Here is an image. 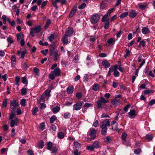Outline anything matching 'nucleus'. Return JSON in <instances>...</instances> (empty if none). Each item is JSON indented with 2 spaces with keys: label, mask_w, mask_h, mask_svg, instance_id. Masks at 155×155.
I'll list each match as a JSON object with an SVG mask.
<instances>
[{
  "label": "nucleus",
  "mask_w": 155,
  "mask_h": 155,
  "mask_svg": "<svg viewBox=\"0 0 155 155\" xmlns=\"http://www.w3.org/2000/svg\"><path fill=\"white\" fill-rule=\"evenodd\" d=\"M95 149L99 148L100 146V143L98 141H95L92 144Z\"/></svg>",
  "instance_id": "nucleus-26"
},
{
  "label": "nucleus",
  "mask_w": 155,
  "mask_h": 155,
  "mask_svg": "<svg viewBox=\"0 0 155 155\" xmlns=\"http://www.w3.org/2000/svg\"><path fill=\"white\" fill-rule=\"evenodd\" d=\"M17 41H19L20 39L23 37L24 35L22 33L20 32L17 35Z\"/></svg>",
  "instance_id": "nucleus-30"
},
{
  "label": "nucleus",
  "mask_w": 155,
  "mask_h": 155,
  "mask_svg": "<svg viewBox=\"0 0 155 155\" xmlns=\"http://www.w3.org/2000/svg\"><path fill=\"white\" fill-rule=\"evenodd\" d=\"M26 53V51H21L19 50L18 51L17 55L20 57V58H24L25 54Z\"/></svg>",
  "instance_id": "nucleus-15"
},
{
  "label": "nucleus",
  "mask_w": 155,
  "mask_h": 155,
  "mask_svg": "<svg viewBox=\"0 0 155 155\" xmlns=\"http://www.w3.org/2000/svg\"><path fill=\"white\" fill-rule=\"evenodd\" d=\"M22 83L24 84H27L28 83V82L26 80V78L25 77H24L22 78Z\"/></svg>",
  "instance_id": "nucleus-59"
},
{
  "label": "nucleus",
  "mask_w": 155,
  "mask_h": 155,
  "mask_svg": "<svg viewBox=\"0 0 155 155\" xmlns=\"http://www.w3.org/2000/svg\"><path fill=\"white\" fill-rule=\"evenodd\" d=\"M100 88L99 85L98 84H94L92 87V90L94 91H98Z\"/></svg>",
  "instance_id": "nucleus-27"
},
{
  "label": "nucleus",
  "mask_w": 155,
  "mask_h": 155,
  "mask_svg": "<svg viewBox=\"0 0 155 155\" xmlns=\"http://www.w3.org/2000/svg\"><path fill=\"white\" fill-rule=\"evenodd\" d=\"M57 119V117L55 115L52 116L50 120V122L51 123H54V121H55Z\"/></svg>",
  "instance_id": "nucleus-34"
},
{
  "label": "nucleus",
  "mask_w": 155,
  "mask_h": 155,
  "mask_svg": "<svg viewBox=\"0 0 155 155\" xmlns=\"http://www.w3.org/2000/svg\"><path fill=\"white\" fill-rule=\"evenodd\" d=\"M57 135L58 138L60 139H63L64 137V133L62 132H58Z\"/></svg>",
  "instance_id": "nucleus-29"
},
{
  "label": "nucleus",
  "mask_w": 155,
  "mask_h": 155,
  "mask_svg": "<svg viewBox=\"0 0 155 155\" xmlns=\"http://www.w3.org/2000/svg\"><path fill=\"white\" fill-rule=\"evenodd\" d=\"M107 42L109 44H114L115 43V41L113 39V38H111L108 40Z\"/></svg>",
  "instance_id": "nucleus-39"
},
{
  "label": "nucleus",
  "mask_w": 155,
  "mask_h": 155,
  "mask_svg": "<svg viewBox=\"0 0 155 155\" xmlns=\"http://www.w3.org/2000/svg\"><path fill=\"white\" fill-rule=\"evenodd\" d=\"M120 102L121 101L120 99L116 98H114L111 101L112 104L115 106L120 104Z\"/></svg>",
  "instance_id": "nucleus-16"
},
{
  "label": "nucleus",
  "mask_w": 155,
  "mask_h": 155,
  "mask_svg": "<svg viewBox=\"0 0 155 155\" xmlns=\"http://www.w3.org/2000/svg\"><path fill=\"white\" fill-rule=\"evenodd\" d=\"M52 146V143L51 142H49L47 143V149L50 151Z\"/></svg>",
  "instance_id": "nucleus-37"
},
{
  "label": "nucleus",
  "mask_w": 155,
  "mask_h": 155,
  "mask_svg": "<svg viewBox=\"0 0 155 155\" xmlns=\"http://www.w3.org/2000/svg\"><path fill=\"white\" fill-rule=\"evenodd\" d=\"M99 122L98 120H96L93 124V126L94 127H97L98 124Z\"/></svg>",
  "instance_id": "nucleus-60"
},
{
  "label": "nucleus",
  "mask_w": 155,
  "mask_h": 155,
  "mask_svg": "<svg viewBox=\"0 0 155 155\" xmlns=\"http://www.w3.org/2000/svg\"><path fill=\"white\" fill-rule=\"evenodd\" d=\"M73 28L72 27H69L66 30L64 35L68 37H70L73 35Z\"/></svg>",
  "instance_id": "nucleus-7"
},
{
  "label": "nucleus",
  "mask_w": 155,
  "mask_h": 155,
  "mask_svg": "<svg viewBox=\"0 0 155 155\" xmlns=\"http://www.w3.org/2000/svg\"><path fill=\"white\" fill-rule=\"evenodd\" d=\"M140 45L144 47L145 46V42L143 40L141 41L140 42Z\"/></svg>",
  "instance_id": "nucleus-63"
},
{
  "label": "nucleus",
  "mask_w": 155,
  "mask_h": 155,
  "mask_svg": "<svg viewBox=\"0 0 155 155\" xmlns=\"http://www.w3.org/2000/svg\"><path fill=\"white\" fill-rule=\"evenodd\" d=\"M141 152V150L140 148L134 150V153L136 154H139Z\"/></svg>",
  "instance_id": "nucleus-57"
},
{
  "label": "nucleus",
  "mask_w": 155,
  "mask_h": 155,
  "mask_svg": "<svg viewBox=\"0 0 155 155\" xmlns=\"http://www.w3.org/2000/svg\"><path fill=\"white\" fill-rule=\"evenodd\" d=\"M114 75L115 77H119L120 76V73L117 70H115L114 72Z\"/></svg>",
  "instance_id": "nucleus-46"
},
{
  "label": "nucleus",
  "mask_w": 155,
  "mask_h": 155,
  "mask_svg": "<svg viewBox=\"0 0 155 155\" xmlns=\"http://www.w3.org/2000/svg\"><path fill=\"white\" fill-rule=\"evenodd\" d=\"M60 109V105L54 107L52 109V111L54 114H56L59 112Z\"/></svg>",
  "instance_id": "nucleus-18"
},
{
  "label": "nucleus",
  "mask_w": 155,
  "mask_h": 155,
  "mask_svg": "<svg viewBox=\"0 0 155 155\" xmlns=\"http://www.w3.org/2000/svg\"><path fill=\"white\" fill-rule=\"evenodd\" d=\"M60 74V69L59 68H57L51 72V73L49 75V77L51 79L53 80L54 79L55 76H58Z\"/></svg>",
  "instance_id": "nucleus-4"
},
{
  "label": "nucleus",
  "mask_w": 155,
  "mask_h": 155,
  "mask_svg": "<svg viewBox=\"0 0 155 155\" xmlns=\"http://www.w3.org/2000/svg\"><path fill=\"white\" fill-rule=\"evenodd\" d=\"M130 104H128L125 106L123 109V110L124 111V113H126L127 112L128 109L130 107Z\"/></svg>",
  "instance_id": "nucleus-40"
},
{
  "label": "nucleus",
  "mask_w": 155,
  "mask_h": 155,
  "mask_svg": "<svg viewBox=\"0 0 155 155\" xmlns=\"http://www.w3.org/2000/svg\"><path fill=\"white\" fill-rule=\"evenodd\" d=\"M82 105V102L78 101L74 105L73 110L77 111L81 109Z\"/></svg>",
  "instance_id": "nucleus-9"
},
{
  "label": "nucleus",
  "mask_w": 155,
  "mask_h": 155,
  "mask_svg": "<svg viewBox=\"0 0 155 155\" xmlns=\"http://www.w3.org/2000/svg\"><path fill=\"white\" fill-rule=\"evenodd\" d=\"M96 133L97 131L94 128H90L87 134L88 136H89L90 138H88V139L94 140L96 137Z\"/></svg>",
  "instance_id": "nucleus-5"
},
{
  "label": "nucleus",
  "mask_w": 155,
  "mask_h": 155,
  "mask_svg": "<svg viewBox=\"0 0 155 155\" xmlns=\"http://www.w3.org/2000/svg\"><path fill=\"white\" fill-rule=\"evenodd\" d=\"M102 64L104 66V68L106 69L108 68L110 66V63L108 62L107 60H104L102 63Z\"/></svg>",
  "instance_id": "nucleus-21"
},
{
  "label": "nucleus",
  "mask_w": 155,
  "mask_h": 155,
  "mask_svg": "<svg viewBox=\"0 0 155 155\" xmlns=\"http://www.w3.org/2000/svg\"><path fill=\"white\" fill-rule=\"evenodd\" d=\"M41 30V27L40 26H37L34 28H31L30 29V34L32 37L34 36V33H38Z\"/></svg>",
  "instance_id": "nucleus-6"
},
{
  "label": "nucleus",
  "mask_w": 155,
  "mask_h": 155,
  "mask_svg": "<svg viewBox=\"0 0 155 155\" xmlns=\"http://www.w3.org/2000/svg\"><path fill=\"white\" fill-rule=\"evenodd\" d=\"M21 92L23 95H25L27 93V89L24 87L21 90Z\"/></svg>",
  "instance_id": "nucleus-50"
},
{
  "label": "nucleus",
  "mask_w": 155,
  "mask_h": 155,
  "mask_svg": "<svg viewBox=\"0 0 155 155\" xmlns=\"http://www.w3.org/2000/svg\"><path fill=\"white\" fill-rule=\"evenodd\" d=\"M17 123L13 120H11L10 122V126L11 127H13L15 125H17Z\"/></svg>",
  "instance_id": "nucleus-43"
},
{
  "label": "nucleus",
  "mask_w": 155,
  "mask_h": 155,
  "mask_svg": "<svg viewBox=\"0 0 155 155\" xmlns=\"http://www.w3.org/2000/svg\"><path fill=\"white\" fill-rule=\"evenodd\" d=\"M129 14L128 12H126L122 13L121 14L120 16V18H123L124 17L127 16Z\"/></svg>",
  "instance_id": "nucleus-32"
},
{
  "label": "nucleus",
  "mask_w": 155,
  "mask_h": 155,
  "mask_svg": "<svg viewBox=\"0 0 155 155\" xmlns=\"http://www.w3.org/2000/svg\"><path fill=\"white\" fill-rule=\"evenodd\" d=\"M112 129L113 130H116L117 131L118 130V129H117L118 124L115 121H113L112 122Z\"/></svg>",
  "instance_id": "nucleus-20"
},
{
  "label": "nucleus",
  "mask_w": 155,
  "mask_h": 155,
  "mask_svg": "<svg viewBox=\"0 0 155 155\" xmlns=\"http://www.w3.org/2000/svg\"><path fill=\"white\" fill-rule=\"evenodd\" d=\"M146 137L147 139L150 141L153 139V136L152 134H148L146 136Z\"/></svg>",
  "instance_id": "nucleus-48"
},
{
  "label": "nucleus",
  "mask_w": 155,
  "mask_h": 155,
  "mask_svg": "<svg viewBox=\"0 0 155 155\" xmlns=\"http://www.w3.org/2000/svg\"><path fill=\"white\" fill-rule=\"evenodd\" d=\"M20 104L21 105V106H25L26 104H25V100L22 99L20 101Z\"/></svg>",
  "instance_id": "nucleus-53"
},
{
  "label": "nucleus",
  "mask_w": 155,
  "mask_h": 155,
  "mask_svg": "<svg viewBox=\"0 0 155 155\" xmlns=\"http://www.w3.org/2000/svg\"><path fill=\"white\" fill-rule=\"evenodd\" d=\"M95 148L94 147L92 144L87 146L86 147V149L88 150H90L93 151L94 150Z\"/></svg>",
  "instance_id": "nucleus-38"
},
{
  "label": "nucleus",
  "mask_w": 155,
  "mask_h": 155,
  "mask_svg": "<svg viewBox=\"0 0 155 155\" xmlns=\"http://www.w3.org/2000/svg\"><path fill=\"white\" fill-rule=\"evenodd\" d=\"M3 128L4 131H7L8 129V125L6 124H5L3 126Z\"/></svg>",
  "instance_id": "nucleus-62"
},
{
  "label": "nucleus",
  "mask_w": 155,
  "mask_h": 155,
  "mask_svg": "<svg viewBox=\"0 0 155 155\" xmlns=\"http://www.w3.org/2000/svg\"><path fill=\"white\" fill-rule=\"evenodd\" d=\"M147 6V4L146 3L143 4L140 3L138 4V7L142 9H144Z\"/></svg>",
  "instance_id": "nucleus-28"
},
{
  "label": "nucleus",
  "mask_w": 155,
  "mask_h": 155,
  "mask_svg": "<svg viewBox=\"0 0 155 155\" xmlns=\"http://www.w3.org/2000/svg\"><path fill=\"white\" fill-rule=\"evenodd\" d=\"M70 114L69 112L65 113L64 114V117L65 118H68L70 117Z\"/></svg>",
  "instance_id": "nucleus-51"
},
{
  "label": "nucleus",
  "mask_w": 155,
  "mask_h": 155,
  "mask_svg": "<svg viewBox=\"0 0 155 155\" xmlns=\"http://www.w3.org/2000/svg\"><path fill=\"white\" fill-rule=\"evenodd\" d=\"M93 105L91 103H86L84 106V109H83V112H84V110L87 109L90 107H93Z\"/></svg>",
  "instance_id": "nucleus-25"
},
{
  "label": "nucleus",
  "mask_w": 155,
  "mask_h": 155,
  "mask_svg": "<svg viewBox=\"0 0 155 155\" xmlns=\"http://www.w3.org/2000/svg\"><path fill=\"white\" fill-rule=\"evenodd\" d=\"M74 144L75 147L76 148H79L80 147V144L77 141H74Z\"/></svg>",
  "instance_id": "nucleus-49"
},
{
  "label": "nucleus",
  "mask_w": 155,
  "mask_h": 155,
  "mask_svg": "<svg viewBox=\"0 0 155 155\" xmlns=\"http://www.w3.org/2000/svg\"><path fill=\"white\" fill-rule=\"evenodd\" d=\"M49 54L50 56H52V59L54 61H56L59 58L58 51L56 50L54 47H51L49 50Z\"/></svg>",
  "instance_id": "nucleus-2"
},
{
  "label": "nucleus",
  "mask_w": 155,
  "mask_h": 155,
  "mask_svg": "<svg viewBox=\"0 0 155 155\" xmlns=\"http://www.w3.org/2000/svg\"><path fill=\"white\" fill-rule=\"evenodd\" d=\"M111 141V138L110 136H107L104 139V141L107 143H110Z\"/></svg>",
  "instance_id": "nucleus-41"
},
{
  "label": "nucleus",
  "mask_w": 155,
  "mask_h": 155,
  "mask_svg": "<svg viewBox=\"0 0 155 155\" xmlns=\"http://www.w3.org/2000/svg\"><path fill=\"white\" fill-rule=\"evenodd\" d=\"M137 15V13L136 11L132 10L130 12L129 16L130 17L133 18L136 16Z\"/></svg>",
  "instance_id": "nucleus-22"
},
{
  "label": "nucleus",
  "mask_w": 155,
  "mask_h": 155,
  "mask_svg": "<svg viewBox=\"0 0 155 155\" xmlns=\"http://www.w3.org/2000/svg\"><path fill=\"white\" fill-rule=\"evenodd\" d=\"M54 35L53 34H51L48 37L49 41L50 42H52L54 38Z\"/></svg>",
  "instance_id": "nucleus-44"
},
{
  "label": "nucleus",
  "mask_w": 155,
  "mask_h": 155,
  "mask_svg": "<svg viewBox=\"0 0 155 155\" xmlns=\"http://www.w3.org/2000/svg\"><path fill=\"white\" fill-rule=\"evenodd\" d=\"M41 52L44 55H46L48 52V49H45V50L41 51Z\"/></svg>",
  "instance_id": "nucleus-61"
},
{
  "label": "nucleus",
  "mask_w": 155,
  "mask_h": 155,
  "mask_svg": "<svg viewBox=\"0 0 155 155\" xmlns=\"http://www.w3.org/2000/svg\"><path fill=\"white\" fill-rule=\"evenodd\" d=\"M47 1H45L42 2L41 7L42 9H43L44 8L45 6L47 5Z\"/></svg>",
  "instance_id": "nucleus-55"
},
{
  "label": "nucleus",
  "mask_w": 155,
  "mask_h": 155,
  "mask_svg": "<svg viewBox=\"0 0 155 155\" xmlns=\"http://www.w3.org/2000/svg\"><path fill=\"white\" fill-rule=\"evenodd\" d=\"M150 32L149 29L147 27H143L142 29V32L144 35H146Z\"/></svg>",
  "instance_id": "nucleus-23"
},
{
  "label": "nucleus",
  "mask_w": 155,
  "mask_h": 155,
  "mask_svg": "<svg viewBox=\"0 0 155 155\" xmlns=\"http://www.w3.org/2000/svg\"><path fill=\"white\" fill-rule=\"evenodd\" d=\"M106 21V22L105 23V25H104V28L105 29H107L109 28V20H107V21Z\"/></svg>",
  "instance_id": "nucleus-52"
},
{
  "label": "nucleus",
  "mask_w": 155,
  "mask_h": 155,
  "mask_svg": "<svg viewBox=\"0 0 155 155\" xmlns=\"http://www.w3.org/2000/svg\"><path fill=\"white\" fill-rule=\"evenodd\" d=\"M10 104V108L13 110H14L19 105L16 102L15 100H11Z\"/></svg>",
  "instance_id": "nucleus-11"
},
{
  "label": "nucleus",
  "mask_w": 155,
  "mask_h": 155,
  "mask_svg": "<svg viewBox=\"0 0 155 155\" xmlns=\"http://www.w3.org/2000/svg\"><path fill=\"white\" fill-rule=\"evenodd\" d=\"M38 111V108L37 107H35L32 110V114L33 115H36L37 112Z\"/></svg>",
  "instance_id": "nucleus-36"
},
{
  "label": "nucleus",
  "mask_w": 155,
  "mask_h": 155,
  "mask_svg": "<svg viewBox=\"0 0 155 155\" xmlns=\"http://www.w3.org/2000/svg\"><path fill=\"white\" fill-rule=\"evenodd\" d=\"M39 128L41 130H43L45 129V125L44 122L41 123L40 124Z\"/></svg>",
  "instance_id": "nucleus-42"
},
{
  "label": "nucleus",
  "mask_w": 155,
  "mask_h": 155,
  "mask_svg": "<svg viewBox=\"0 0 155 155\" xmlns=\"http://www.w3.org/2000/svg\"><path fill=\"white\" fill-rule=\"evenodd\" d=\"M51 90L49 89L46 90L44 92V94L41 96V99H45L46 98V97H50L51 96Z\"/></svg>",
  "instance_id": "nucleus-10"
},
{
  "label": "nucleus",
  "mask_w": 155,
  "mask_h": 155,
  "mask_svg": "<svg viewBox=\"0 0 155 155\" xmlns=\"http://www.w3.org/2000/svg\"><path fill=\"white\" fill-rule=\"evenodd\" d=\"M108 102L107 100L106 99L103 97H101L97 101V108L98 109H102L104 104Z\"/></svg>",
  "instance_id": "nucleus-3"
},
{
  "label": "nucleus",
  "mask_w": 155,
  "mask_h": 155,
  "mask_svg": "<svg viewBox=\"0 0 155 155\" xmlns=\"http://www.w3.org/2000/svg\"><path fill=\"white\" fill-rule=\"evenodd\" d=\"M86 5L85 3H83L81 5L79 6L78 7L79 9H82L85 7Z\"/></svg>",
  "instance_id": "nucleus-54"
},
{
  "label": "nucleus",
  "mask_w": 155,
  "mask_h": 155,
  "mask_svg": "<svg viewBox=\"0 0 155 155\" xmlns=\"http://www.w3.org/2000/svg\"><path fill=\"white\" fill-rule=\"evenodd\" d=\"M44 146V142L43 140H41L39 142L38 148L39 149H42L43 147Z\"/></svg>",
  "instance_id": "nucleus-35"
},
{
  "label": "nucleus",
  "mask_w": 155,
  "mask_h": 155,
  "mask_svg": "<svg viewBox=\"0 0 155 155\" xmlns=\"http://www.w3.org/2000/svg\"><path fill=\"white\" fill-rule=\"evenodd\" d=\"M11 66L12 68H15V65L16 63L17 60L15 55H13L12 56L11 58Z\"/></svg>",
  "instance_id": "nucleus-14"
},
{
  "label": "nucleus",
  "mask_w": 155,
  "mask_h": 155,
  "mask_svg": "<svg viewBox=\"0 0 155 155\" xmlns=\"http://www.w3.org/2000/svg\"><path fill=\"white\" fill-rule=\"evenodd\" d=\"M67 37V36L65 35H64L61 39L63 43L65 45H67L69 43Z\"/></svg>",
  "instance_id": "nucleus-17"
},
{
  "label": "nucleus",
  "mask_w": 155,
  "mask_h": 155,
  "mask_svg": "<svg viewBox=\"0 0 155 155\" xmlns=\"http://www.w3.org/2000/svg\"><path fill=\"white\" fill-rule=\"evenodd\" d=\"M74 90V87L73 86H69L67 89V92L70 94H72Z\"/></svg>",
  "instance_id": "nucleus-24"
},
{
  "label": "nucleus",
  "mask_w": 155,
  "mask_h": 155,
  "mask_svg": "<svg viewBox=\"0 0 155 155\" xmlns=\"http://www.w3.org/2000/svg\"><path fill=\"white\" fill-rule=\"evenodd\" d=\"M77 10V7L76 6H74V7L73 8L72 10L70 12L69 14V17L70 18H71L74 15L75 13H76Z\"/></svg>",
  "instance_id": "nucleus-19"
},
{
  "label": "nucleus",
  "mask_w": 155,
  "mask_h": 155,
  "mask_svg": "<svg viewBox=\"0 0 155 155\" xmlns=\"http://www.w3.org/2000/svg\"><path fill=\"white\" fill-rule=\"evenodd\" d=\"M58 149L56 147H54L53 149L51 150V153H56Z\"/></svg>",
  "instance_id": "nucleus-56"
},
{
  "label": "nucleus",
  "mask_w": 155,
  "mask_h": 155,
  "mask_svg": "<svg viewBox=\"0 0 155 155\" xmlns=\"http://www.w3.org/2000/svg\"><path fill=\"white\" fill-rule=\"evenodd\" d=\"M51 23V21L50 19L48 20L46 22V24L45 26V29L47 28L48 26H49L50 25Z\"/></svg>",
  "instance_id": "nucleus-45"
},
{
  "label": "nucleus",
  "mask_w": 155,
  "mask_h": 155,
  "mask_svg": "<svg viewBox=\"0 0 155 155\" xmlns=\"http://www.w3.org/2000/svg\"><path fill=\"white\" fill-rule=\"evenodd\" d=\"M109 15H108L107 14H105L104 15L103 17V18L102 19V21L103 22H104L105 21H107V18L108 17H109Z\"/></svg>",
  "instance_id": "nucleus-47"
},
{
  "label": "nucleus",
  "mask_w": 155,
  "mask_h": 155,
  "mask_svg": "<svg viewBox=\"0 0 155 155\" xmlns=\"http://www.w3.org/2000/svg\"><path fill=\"white\" fill-rule=\"evenodd\" d=\"M127 136V134L124 132L121 135V138L122 140L124 141L123 142V144L126 145L127 146H130V144L129 143H127L126 141V138Z\"/></svg>",
  "instance_id": "nucleus-12"
},
{
  "label": "nucleus",
  "mask_w": 155,
  "mask_h": 155,
  "mask_svg": "<svg viewBox=\"0 0 155 155\" xmlns=\"http://www.w3.org/2000/svg\"><path fill=\"white\" fill-rule=\"evenodd\" d=\"M7 101H8V99L7 98H6L3 101L2 103V108H5L7 106Z\"/></svg>",
  "instance_id": "nucleus-33"
},
{
  "label": "nucleus",
  "mask_w": 155,
  "mask_h": 155,
  "mask_svg": "<svg viewBox=\"0 0 155 155\" xmlns=\"http://www.w3.org/2000/svg\"><path fill=\"white\" fill-rule=\"evenodd\" d=\"M28 155H34L33 151L31 150H29L27 151Z\"/></svg>",
  "instance_id": "nucleus-64"
},
{
  "label": "nucleus",
  "mask_w": 155,
  "mask_h": 155,
  "mask_svg": "<svg viewBox=\"0 0 155 155\" xmlns=\"http://www.w3.org/2000/svg\"><path fill=\"white\" fill-rule=\"evenodd\" d=\"M88 75L87 74H85L83 77V81L87 82L88 81Z\"/></svg>",
  "instance_id": "nucleus-31"
},
{
  "label": "nucleus",
  "mask_w": 155,
  "mask_h": 155,
  "mask_svg": "<svg viewBox=\"0 0 155 155\" xmlns=\"http://www.w3.org/2000/svg\"><path fill=\"white\" fill-rule=\"evenodd\" d=\"M110 121L109 119H106L102 122L100 125V128L101 129V134L103 135H105L107 133V127L110 126Z\"/></svg>",
  "instance_id": "nucleus-1"
},
{
  "label": "nucleus",
  "mask_w": 155,
  "mask_h": 155,
  "mask_svg": "<svg viewBox=\"0 0 155 155\" xmlns=\"http://www.w3.org/2000/svg\"><path fill=\"white\" fill-rule=\"evenodd\" d=\"M100 18L99 15L98 14L93 15L92 16L91 21L93 24H96Z\"/></svg>",
  "instance_id": "nucleus-8"
},
{
  "label": "nucleus",
  "mask_w": 155,
  "mask_h": 155,
  "mask_svg": "<svg viewBox=\"0 0 155 155\" xmlns=\"http://www.w3.org/2000/svg\"><path fill=\"white\" fill-rule=\"evenodd\" d=\"M7 41L8 43V47L9 46V44H12L13 42V41L11 39L10 37H8L7 38Z\"/></svg>",
  "instance_id": "nucleus-58"
},
{
  "label": "nucleus",
  "mask_w": 155,
  "mask_h": 155,
  "mask_svg": "<svg viewBox=\"0 0 155 155\" xmlns=\"http://www.w3.org/2000/svg\"><path fill=\"white\" fill-rule=\"evenodd\" d=\"M137 115V114L134 110H131L128 113L129 117L130 118H134Z\"/></svg>",
  "instance_id": "nucleus-13"
}]
</instances>
